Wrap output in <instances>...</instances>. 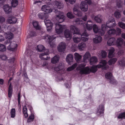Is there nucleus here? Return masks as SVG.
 Masks as SVG:
<instances>
[{
  "label": "nucleus",
  "instance_id": "obj_1",
  "mask_svg": "<svg viewBox=\"0 0 125 125\" xmlns=\"http://www.w3.org/2000/svg\"><path fill=\"white\" fill-rule=\"evenodd\" d=\"M70 28L72 32L76 35L75 36V37H73V41L75 42L78 43L81 40L84 42L88 40L89 35L87 32H84L81 34L79 29L74 25L71 26Z\"/></svg>",
  "mask_w": 125,
  "mask_h": 125
},
{
  "label": "nucleus",
  "instance_id": "obj_2",
  "mask_svg": "<svg viewBox=\"0 0 125 125\" xmlns=\"http://www.w3.org/2000/svg\"><path fill=\"white\" fill-rule=\"evenodd\" d=\"M116 25L114 19H113L111 21H108L106 24H103L102 25V30L100 31L99 33L102 35H104L105 31H106L108 28H111L115 27Z\"/></svg>",
  "mask_w": 125,
  "mask_h": 125
},
{
  "label": "nucleus",
  "instance_id": "obj_3",
  "mask_svg": "<svg viewBox=\"0 0 125 125\" xmlns=\"http://www.w3.org/2000/svg\"><path fill=\"white\" fill-rule=\"evenodd\" d=\"M90 22L92 23V21L91 20H90L87 21L86 25L87 30H88L90 31L93 28V31L95 33H97L98 32V33L101 36H103V35H101V34H100L99 33L100 31H101L102 29L101 30H99L97 26L95 24L93 25L92 23L91 24L88 23Z\"/></svg>",
  "mask_w": 125,
  "mask_h": 125
},
{
  "label": "nucleus",
  "instance_id": "obj_4",
  "mask_svg": "<svg viewBox=\"0 0 125 125\" xmlns=\"http://www.w3.org/2000/svg\"><path fill=\"white\" fill-rule=\"evenodd\" d=\"M44 37V39L48 40L50 47L52 48L53 47L55 44V42L53 41V40L56 37H54L53 36H50L48 35H47Z\"/></svg>",
  "mask_w": 125,
  "mask_h": 125
},
{
  "label": "nucleus",
  "instance_id": "obj_5",
  "mask_svg": "<svg viewBox=\"0 0 125 125\" xmlns=\"http://www.w3.org/2000/svg\"><path fill=\"white\" fill-rule=\"evenodd\" d=\"M104 110V107L103 104H101L98 107L96 114L98 116H103Z\"/></svg>",
  "mask_w": 125,
  "mask_h": 125
},
{
  "label": "nucleus",
  "instance_id": "obj_6",
  "mask_svg": "<svg viewBox=\"0 0 125 125\" xmlns=\"http://www.w3.org/2000/svg\"><path fill=\"white\" fill-rule=\"evenodd\" d=\"M17 45L15 42H13L10 43V45L7 47L8 49L13 52L15 51L17 49Z\"/></svg>",
  "mask_w": 125,
  "mask_h": 125
},
{
  "label": "nucleus",
  "instance_id": "obj_7",
  "mask_svg": "<svg viewBox=\"0 0 125 125\" xmlns=\"http://www.w3.org/2000/svg\"><path fill=\"white\" fill-rule=\"evenodd\" d=\"M49 53V50L48 49L46 52H45L40 54V58L42 60H48L50 58V57H49L48 56Z\"/></svg>",
  "mask_w": 125,
  "mask_h": 125
},
{
  "label": "nucleus",
  "instance_id": "obj_8",
  "mask_svg": "<svg viewBox=\"0 0 125 125\" xmlns=\"http://www.w3.org/2000/svg\"><path fill=\"white\" fill-rule=\"evenodd\" d=\"M80 73L81 74H89L90 73V68L88 66H87L83 68H81L79 69Z\"/></svg>",
  "mask_w": 125,
  "mask_h": 125
},
{
  "label": "nucleus",
  "instance_id": "obj_9",
  "mask_svg": "<svg viewBox=\"0 0 125 125\" xmlns=\"http://www.w3.org/2000/svg\"><path fill=\"white\" fill-rule=\"evenodd\" d=\"M55 30L57 34H60L62 33L63 31V26L61 24L56 23L55 24Z\"/></svg>",
  "mask_w": 125,
  "mask_h": 125
},
{
  "label": "nucleus",
  "instance_id": "obj_10",
  "mask_svg": "<svg viewBox=\"0 0 125 125\" xmlns=\"http://www.w3.org/2000/svg\"><path fill=\"white\" fill-rule=\"evenodd\" d=\"M17 21V18L13 16L9 17L7 20V21L8 23L12 24H15Z\"/></svg>",
  "mask_w": 125,
  "mask_h": 125
},
{
  "label": "nucleus",
  "instance_id": "obj_11",
  "mask_svg": "<svg viewBox=\"0 0 125 125\" xmlns=\"http://www.w3.org/2000/svg\"><path fill=\"white\" fill-rule=\"evenodd\" d=\"M66 47L65 43L62 42L58 47V49L59 52H63L65 50Z\"/></svg>",
  "mask_w": 125,
  "mask_h": 125
},
{
  "label": "nucleus",
  "instance_id": "obj_12",
  "mask_svg": "<svg viewBox=\"0 0 125 125\" xmlns=\"http://www.w3.org/2000/svg\"><path fill=\"white\" fill-rule=\"evenodd\" d=\"M41 9L42 10L47 13H50L52 12V10L50 7L48 5H45L42 6Z\"/></svg>",
  "mask_w": 125,
  "mask_h": 125
},
{
  "label": "nucleus",
  "instance_id": "obj_13",
  "mask_svg": "<svg viewBox=\"0 0 125 125\" xmlns=\"http://www.w3.org/2000/svg\"><path fill=\"white\" fill-rule=\"evenodd\" d=\"M88 6L87 4L84 1H83L80 4V9L82 11H87L88 10Z\"/></svg>",
  "mask_w": 125,
  "mask_h": 125
},
{
  "label": "nucleus",
  "instance_id": "obj_14",
  "mask_svg": "<svg viewBox=\"0 0 125 125\" xmlns=\"http://www.w3.org/2000/svg\"><path fill=\"white\" fill-rule=\"evenodd\" d=\"M13 87V86L11 85V83H10L9 86L8 91V96L10 100L11 99L12 94Z\"/></svg>",
  "mask_w": 125,
  "mask_h": 125
},
{
  "label": "nucleus",
  "instance_id": "obj_15",
  "mask_svg": "<svg viewBox=\"0 0 125 125\" xmlns=\"http://www.w3.org/2000/svg\"><path fill=\"white\" fill-rule=\"evenodd\" d=\"M66 60L68 63L69 65H71V62L73 61V56L71 54L68 55L66 59Z\"/></svg>",
  "mask_w": 125,
  "mask_h": 125
},
{
  "label": "nucleus",
  "instance_id": "obj_16",
  "mask_svg": "<svg viewBox=\"0 0 125 125\" xmlns=\"http://www.w3.org/2000/svg\"><path fill=\"white\" fill-rule=\"evenodd\" d=\"M64 34L65 37L68 38L70 40L72 37V34L69 30L66 29L65 30L64 32Z\"/></svg>",
  "mask_w": 125,
  "mask_h": 125
},
{
  "label": "nucleus",
  "instance_id": "obj_17",
  "mask_svg": "<svg viewBox=\"0 0 125 125\" xmlns=\"http://www.w3.org/2000/svg\"><path fill=\"white\" fill-rule=\"evenodd\" d=\"M123 40L121 38L119 37L118 38L115 42V44L118 47H121L123 43Z\"/></svg>",
  "mask_w": 125,
  "mask_h": 125
},
{
  "label": "nucleus",
  "instance_id": "obj_18",
  "mask_svg": "<svg viewBox=\"0 0 125 125\" xmlns=\"http://www.w3.org/2000/svg\"><path fill=\"white\" fill-rule=\"evenodd\" d=\"M3 9L6 13L9 14L11 11V7L7 4L4 5L3 7Z\"/></svg>",
  "mask_w": 125,
  "mask_h": 125
},
{
  "label": "nucleus",
  "instance_id": "obj_19",
  "mask_svg": "<svg viewBox=\"0 0 125 125\" xmlns=\"http://www.w3.org/2000/svg\"><path fill=\"white\" fill-rule=\"evenodd\" d=\"M116 39L114 37L110 38L107 42V44L108 45L111 46L115 45V44Z\"/></svg>",
  "mask_w": 125,
  "mask_h": 125
},
{
  "label": "nucleus",
  "instance_id": "obj_20",
  "mask_svg": "<svg viewBox=\"0 0 125 125\" xmlns=\"http://www.w3.org/2000/svg\"><path fill=\"white\" fill-rule=\"evenodd\" d=\"M13 34L10 32V33L7 34V38L9 39L7 41H6L4 42V44L6 45H7L9 44L10 42V39H12L13 37Z\"/></svg>",
  "mask_w": 125,
  "mask_h": 125
},
{
  "label": "nucleus",
  "instance_id": "obj_21",
  "mask_svg": "<svg viewBox=\"0 0 125 125\" xmlns=\"http://www.w3.org/2000/svg\"><path fill=\"white\" fill-rule=\"evenodd\" d=\"M54 5L57 6L58 8L59 9H61L63 7V4L61 2L55 1L54 2Z\"/></svg>",
  "mask_w": 125,
  "mask_h": 125
},
{
  "label": "nucleus",
  "instance_id": "obj_22",
  "mask_svg": "<svg viewBox=\"0 0 125 125\" xmlns=\"http://www.w3.org/2000/svg\"><path fill=\"white\" fill-rule=\"evenodd\" d=\"M102 38L100 36H96L95 38L93 39L94 42L95 43L100 42L102 41Z\"/></svg>",
  "mask_w": 125,
  "mask_h": 125
},
{
  "label": "nucleus",
  "instance_id": "obj_23",
  "mask_svg": "<svg viewBox=\"0 0 125 125\" xmlns=\"http://www.w3.org/2000/svg\"><path fill=\"white\" fill-rule=\"evenodd\" d=\"M39 17L42 19H46V18L48 17V15L45 13H39L38 14Z\"/></svg>",
  "mask_w": 125,
  "mask_h": 125
},
{
  "label": "nucleus",
  "instance_id": "obj_24",
  "mask_svg": "<svg viewBox=\"0 0 125 125\" xmlns=\"http://www.w3.org/2000/svg\"><path fill=\"white\" fill-rule=\"evenodd\" d=\"M59 58L60 57L59 56L55 55L52 59L51 62L53 64L56 63L58 62Z\"/></svg>",
  "mask_w": 125,
  "mask_h": 125
},
{
  "label": "nucleus",
  "instance_id": "obj_25",
  "mask_svg": "<svg viewBox=\"0 0 125 125\" xmlns=\"http://www.w3.org/2000/svg\"><path fill=\"white\" fill-rule=\"evenodd\" d=\"M58 19V22L60 23H61L63 22L64 20V16L63 15L59 14L56 16V19Z\"/></svg>",
  "mask_w": 125,
  "mask_h": 125
},
{
  "label": "nucleus",
  "instance_id": "obj_26",
  "mask_svg": "<svg viewBox=\"0 0 125 125\" xmlns=\"http://www.w3.org/2000/svg\"><path fill=\"white\" fill-rule=\"evenodd\" d=\"M44 21L47 27L53 26V24L52 23L50 20L45 19L44 20Z\"/></svg>",
  "mask_w": 125,
  "mask_h": 125
},
{
  "label": "nucleus",
  "instance_id": "obj_27",
  "mask_svg": "<svg viewBox=\"0 0 125 125\" xmlns=\"http://www.w3.org/2000/svg\"><path fill=\"white\" fill-rule=\"evenodd\" d=\"M28 110L26 108V106H24L22 110V113L23 114L25 118H26L28 117V114L27 113Z\"/></svg>",
  "mask_w": 125,
  "mask_h": 125
},
{
  "label": "nucleus",
  "instance_id": "obj_28",
  "mask_svg": "<svg viewBox=\"0 0 125 125\" xmlns=\"http://www.w3.org/2000/svg\"><path fill=\"white\" fill-rule=\"evenodd\" d=\"M101 16L100 15H98L95 16L94 18L95 21L97 22L100 23L102 22V20L101 17Z\"/></svg>",
  "mask_w": 125,
  "mask_h": 125
},
{
  "label": "nucleus",
  "instance_id": "obj_29",
  "mask_svg": "<svg viewBox=\"0 0 125 125\" xmlns=\"http://www.w3.org/2000/svg\"><path fill=\"white\" fill-rule=\"evenodd\" d=\"M78 46V48L80 50L82 51L83 50L84 48L85 47L86 44L84 42H82L80 43Z\"/></svg>",
  "mask_w": 125,
  "mask_h": 125
},
{
  "label": "nucleus",
  "instance_id": "obj_30",
  "mask_svg": "<svg viewBox=\"0 0 125 125\" xmlns=\"http://www.w3.org/2000/svg\"><path fill=\"white\" fill-rule=\"evenodd\" d=\"M118 63L120 66L123 67L125 66V58H123L118 61Z\"/></svg>",
  "mask_w": 125,
  "mask_h": 125
},
{
  "label": "nucleus",
  "instance_id": "obj_31",
  "mask_svg": "<svg viewBox=\"0 0 125 125\" xmlns=\"http://www.w3.org/2000/svg\"><path fill=\"white\" fill-rule=\"evenodd\" d=\"M98 61V59L95 56H92L90 59V62L91 64H93Z\"/></svg>",
  "mask_w": 125,
  "mask_h": 125
},
{
  "label": "nucleus",
  "instance_id": "obj_32",
  "mask_svg": "<svg viewBox=\"0 0 125 125\" xmlns=\"http://www.w3.org/2000/svg\"><path fill=\"white\" fill-rule=\"evenodd\" d=\"M74 58L77 62L80 61L82 58V56L79 53L75 52L74 54Z\"/></svg>",
  "mask_w": 125,
  "mask_h": 125
},
{
  "label": "nucleus",
  "instance_id": "obj_33",
  "mask_svg": "<svg viewBox=\"0 0 125 125\" xmlns=\"http://www.w3.org/2000/svg\"><path fill=\"white\" fill-rule=\"evenodd\" d=\"M115 51L114 48L112 47L110 50L109 52L108 57L109 58H112L113 56V53Z\"/></svg>",
  "mask_w": 125,
  "mask_h": 125
},
{
  "label": "nucleus",
  "instance_id": "obj_34",
  "mask_svg": "<svg viewBox=\"0 0 125 125\" xmlns=\"http://www.w3.org/2000/svg\"><path fill=\"white\" fill-rule=\"evenodd\" d=\"M37 50L39 52L45 51V48L43 45H39L37 46Z\"/></svg>",
  "mask_w": 125,
  "mask_h": 125
},
{
  "label": "nucleus",
  "instance_id": "obj_35",
  "mask_svg": "<svg viewBox=\"0 0 125 125\" xmlns=\"http://www.w3.org/2000/svg\"><path fill=\"white\" fill-rule=\"evenodd\" d=\"M91 56L90 53L89 52H87L83 56L84 61L85 62L87 59H88Z\"/></svg>",
  "mask_w": 125,
  "mask_h": 125
},
{
  "label": "nucleus",
  "instance_id": "obj_36",
  "mask_svg": "<svg viewBox=\"0 0 125 125\" xmlns=\"http://www.w3.org/2000/svg\"><path fill=\"white\" fill-rule=\"evenodd\" d=\"M33 25L34 27L37 30H39L40 29V27L38 24V22L37 21L33 22Z\"/></svg>",
  "mask_w": 125,
  "mask_h": 125
},
{
  "label": "nucleus",
  "instance_id": "obj_37",
  "mask_svg": "<svg viewBox=\"0 0 125 125\" xmlns=\"http://www.w3.org/2000/svg\"><path fill=\"white\" fill-rule=\"evenodd\" d=\"M34 118V115L33 114H31L29 116L27 120V122L29 123L33 121Z\"/></svg>",
  "mask_w": 125,
  "mask_h": 125
},
{
  "label": "nucleus",
  "instance_id": "obj_38",
  "mask_svg": "<svg viewBox=\"0 0 125 125\" xmlns=\"http://www.w3.org/2000/svg\"><path fill=\"white\" fill-rule=\"evenodd\" d=\"M10 117L11 118H14L16 115V110L15 108L11 109L10 112Z\"/></svg>",
  "mask_w": 125,
  "mask_h": 125
},
{
  "label": "nucleus",
  "instance_id": "obj_39",
  "mask_svg": "<svg viewBox=\"0 0 125 125\" xmlns=\"http://www.w3.org/2000/svg\"><path fill=\"white\" fill-rule=\"evenodd\" d=\"M117 60V59L113 58L110 59L108 61V63L109 65L114 64Z\"/></svg>",
  "mask_w": 125,
  "mask_h": 125
},
{
  "label": "nucleus",
  "instance_id": "obj_40",
  "mask_svg": "<svg viewBox=\"0 0 125 125\" xmlns=\"http://www.w3.org/2000/svg\"><path fill=\"white\" fill-rule=\"evenodd\" d=\"M77 65L76 63H74L71 66L69 67L67 69L68 71H71L74 69L77 66Z\"/></svg>",
  "mask_w": 125,
  "mask_h": 125
},
{
  "label": "nucleus",
  "instance_id": "obj_41",
  "mask_svg": "<svg viewBox=\"0 0 125 125\" xmlns=\"http://www.w3.org/2000/svg\"><path fill=\"white\" fill-rule=\"evenodd\" d=\"M107 33L110 35H115L116 34V30L114 29H112L108 31Z\"/></svg>",
  "mask_w": 125,
  "mask_h": 125
},
{
  "label": "nucleus",
  "instance_id": "obj_42",
  "mask_svg": "<svg viewBox=\"0 0 125 125\" xmlns=\"http://www.w3.org/2000/svg\"><path fill=\"white\" fill-rule=\"evenodd\" d=\"M105 78L111 80L112 77V73L110 72H108L105 73Z\"/></svg>",
  "mask_w": 125,
  "mask_h": 125
},
{
  "label": "nucleus",
  "instance_id": "obj_43",
  "mask_svg": "<svg viewBox=\"0 0 125 125\" xmlns=\"http://www.w3.org/2000/svg\"><path fill=\"white\" fill-rule=\"evenodd\" d=\"M107 62L105 60H101L100 62V63L102 64V65L103 66V69L104 70H106L107 69V67L106 65L107 64Z\"/></svg>",
  "mask_w": 125,
  "mask_h": 125
},
{
  "label": "nucleus",
  "instance_id": "obj_44",
  "mask_svg": "<svg viewBox=\"0 0 125 125\" xmlns=\"http://www.w3.org/2000/svg\"><path fill=\"white\" fill-rule=\"evenodd\" d=\"M97 70V69L95 65L91 67V69H90V73L91 72L93 73H95Z\"/></svg>",
  "mask_w": 125,
  "mask_h": 125
},
{
  "label": "nucleus",
  "instance_id": "obj_45",
  "mask_svg": "<svg viewBox=\"0 0 125 125\" xmlns=\"http://www.w3.org/2000/svg\"><path fill=\"white\" fill-rule=\"evenodd\" d=\"M12 6L15 7L18 4V1L17 0H12L11 2Z\"/></svg>",
  "mask_w": 125,
  "mask_h": 125
},
{
  "label": "nucleus",
  "instance_id": "obj_46",
  "mask_svg": "<svg viewBox=\"0 0 125 125\" xmlns=\"http://www.w3.org/2000/svg\"><path fill=\"white\" fill-rule=\"evenodd\" d=\"M117 118L119 119L125 118V112L121 113L117 117Z\"/></svg>",
  "mask_w": 125,
  "mask_h": 125
},
{
  "label": "nucleus",
  "instance_id": "obj_47",
  "mask_svg": "<svg viewBox=\"0 0 125 125\" xmlns=\"http://www.w3.org/2000/svg\"><path fill=\"white\" fill-rule=\"evenodd\" d=\"M122 3V2L121 0H116V4L117 6L119 8L121 7Z\"/></svg>",
  "mask_w": 125,
  "mask_h": 125
},
{
  "label": "nucleus",
  "instance_id": "obj_48",
  "mask_svg": "<svg viewBox=\"0 0 125 125\" xmlns=\"http://www.w3.org/2000/svg\"><path fill=\"white\" fill-rule=\"evenodd\" d=\"M6 48L5 46L1 44H0V51L4 52L6 51Z\"/></svg>",
  "mask_w": 125,
  "mask_h": 125
},
{
  "label": "nucleus",
  "instance_id": "obj_49",
  "mask_svg": "<svg viewBox=\"0 0 125 125\" xmlns=\"http://www.w3.org/2000/svg\"><path fill=\"white\" fill-rule=\"evenodd\" d=\"M115 16L117 19H119L121 16L120 13L118 11H116L114 13Z\"/></svg>",
  "mask_w": 125,
  "mask_h": 125
},
{
  "label": "nucleus",
  "instance_id": "obj_50",
  "mask_svg": "<svg viewBox=\"0 0 125 125\" xmlns=\"http://www.w3.org/2000/svg\"><path fill=\"white\" fill-rule=\"evenodd\" d=\"M67 16L68 18L70 19H73L74 17L71 12H68L67 14Z\"/></svg>",
  "mask_w": 125,
  "mask_h": 125
},
{
  "label": "nucleus",
  "instance_id": "obj_51",
  "mask_svg": "<svg viewBox=\"0 0 125 125\" xmlns=\"http://www.w3.org/2000/svg\"><path fill=\"white\" fill-rule=\"evenodd\" d=\"M119 26L123 29H125V24L122 21H119L118 23Z\"/></svg>",
  "mask_w": 125,
  "mask_h": 125
},
{
  "label": "nucleus",
  "instance_id": "obj_52",
  "mask_svg": "<svg viewBox=\"0 0 125 125\" xmlns=\"http://www.w3.org/2000/svg\"><path fill=\"white\" fill-rule=\"evenodd\" d=\"M107 54V53L104 50L102 51L101 55L102 58H105Z\"/></svg>",
  "mask_w": 125,
  "mask_h": 125
},
{
  "label": "nucleus",
  "instance_id": "obj_53",
  "mask_svg": "<svg viewBox=\"0 0 125 125\" xmlns=\"http://www.w3.org/2000/svg\"><path fill=\"white\" fill-rule=\"evenodd\" d=\"M116 30V35H120L121 33V30L119 28H117Z\"/></svg>",
  "mask_w": 125,
  "mask_h": 125
},
{
  "label": "nucleus",
  "instance_id": "obj_54",
  "mask_svg": "<svg viewBox=\"0 0 125 125\" xmlns=\"http://www.w3.org/2000/svg\"><path fill=\"white\" fill-rule=\"evenodd\" d=\"M29 35L31 37H33L36 35V33L34 31H32L29 33Z\"/></svg>",
  "mask_w": 125,
  "mask_h": 125
},
{
  "label": "nucleus",
  "instance_id": "obj_55",
  "mask_svg": "<svg viewBox=\"0 0 125 125\" xmlns=\"http://www.w3.org/2000/svg\"><path fill=\"white\" fill-rule=\"evenodd\" d=\"M5 19L4 17L2 16H0V23L3 24L5 23Z\"/></svg>",
  "mask_w": 125,
  "mask_h": 125
},
{
  "label": "nucleus",
  "instance_id": "obj_56",
  "mask_svg": "<svg viewBox=\"0 0 125 125\" xmlns=\"http://www.w3.org/2000/svg\"><path fill=\"white\" fill-rule=\"evenodd\" d=\"M15 60V58L13 57L10 58L8 60V62L9 63H13Z\"/></svg>",
  "mask_w": 125,
  "mask_h": 125
},
{
  "label": "nucleus",
  "instance_id": "obj_57",
  "mask_svg": "<svg viewBox=\"0 0 125 125\" xmlns=\"http://www.w3.org/2000/svg\"><path fill=\"white\" fill-rule=\"evenodd\" d=\"M110 83L114 85H116L117 83V81L115 79H112L110 80Z\"/></svg>",
  "mask_w": 125,
  "mask_h": 125
},
{
  "label": "nucleus",
  "instance_id": "obj_58",
  "mask_svg": "<svg viewBox=\"0 0 125 125\" xmlns=\"http://www.w3.org/2000/svg\"><path fill=\"white\" fill-rule=\"evenodd\" d=\"M0 57L3 60H4L7 59V57L5 55L2 54L0 55Z\"/></svg>",
  "mask_w": 125,
  "mask_h": 125
},
{
  "label": "nucleus",
  "instance_id": "obj_59",
  "mask_svg": "<svg viewBox=\"0 0 125 125\" xmlns=\"http://www.w3.org/2000/svg\"><path fill=\"white\" fill-rule=\"evenodd\" d=\"M76 0H68V2L71 4H73L75 3Z\"/></svg>",
  "mask_w": 125,
  "mask_h": 125
},
{
  "label": "nucleus",
  "instance_id": "obj_60",
  "mask_svg": "<svg viewBox=\"0 0 125 125\" xmlns=\"http://www.w3.org/2000/svg\"><path fill=\"white\" fill-rule=\"evenodd\" d=\"M73 11L74 13L75 14H76V13H77L79 11L75 7H74L73 8Z\"/></svg>",
  "mask_w": 125,
  "mask_h": 125
},
{
  "label": "nucleus",
  "instance_id": "obj_61",
  "mask_svg": "<svg viewBox=\"0 0 125 125\" xmlns=\"http://www.w3.org/2000/svg\"><path fill=\"white\" fill-rule=\"evenodd\" d=\"M20 94L19 93L18 95V101L19 105L20 104Z\"/></svg>",
  "mask_w": 125,
  "mask_h": 125
},
{
  "label": "nucleus",
  "instance_id": "obj_62",
  "mask_svg": "<svg viewBox=\"0 0 125 125\" xmlns=\"http://www.w3.org/2000/svg\"><path fill=\"white\" fill-rule=\"evenodd\" d=\"M95 66H96L97 68H103V66L102 64H99Z\"/></svg>",
  "mask_w": 125,
  "mask_h": 125
},
{
  "label": "nucleus",
  "instance_id": "obj_63",
  "mask_svg": "<svg viewBox=\"0 0 125 125\" xmlns=\"http://www.w3.org/2000/svg\"><path fill=\"white\" fill-rule=\"evenodd\" d=\"M85 66V65L84 64H82L80 65V66H79V69H81V68H84Z\"/></svg>",
  "mask_w": 125,
  "mask_h": 125
},
{
  "label": "nucleus",
  "instance_id": "obj_64",
  "mask_svg": "<svg viewBox=\"0 0 125 125\" xmlns=\"http://www.w3.org/2000/svg\"><path fill=\"white\" fill-rule=\"evenodd\" d=\"M54 70L56 71H60V66H58L57 67H55L54 68Z\"/></svg>",
  "mask_w": 125,
  "mask_h": 125
}]
</instances>
